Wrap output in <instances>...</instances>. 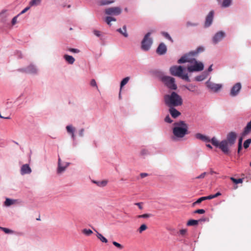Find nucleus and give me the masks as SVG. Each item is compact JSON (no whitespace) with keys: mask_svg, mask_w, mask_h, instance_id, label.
Wrapping results in <instances>:
<instances>
[{"mask_svg":"<svg viewBox=\"0 0 251 251\" xmlns=\"http://www.w3.org/2000/svg\"><path fill=\"white\" fill-rule=\"evenodd\" d=\"M178 63H183L185 62H190L194 64L187 67V70L189 72H199L203 70L204 66L201 62H198L196 59L189 57V55H184L182 56L177 61Z\"/></svg>","mask_w":251,"mask_h":251,"instance_id":"obj_1","label":"nucleus"},{"mask_svg":"<svg viewBox=\"0 0 251 251\" xmlns=\"http://www.w3.org/2000/svg\"><path fill=\"white\" fill-rule=\"evenodd\" d=\"M164 99L166 105L168 107L178 106L182 104L181 97L175 92H173L170 95H165Z\"/></svg>","mask_w":251,"mask_h":251,"instance_id":"obj_2","label":"nucleus"},{"mask_svg":"<svg viewBox=\"0 0 251 251\" xmlns=\"http://www.w3.org/2000/svg\"><path fill=\"white\" fill-rule=\"evenodd\" d=\"M173 132L174 135L177 138H183L188 134L187 125L183 121H179L174 124Z\"/></svg>","mask_w":251,"mask_h":251,"instance_id":"obj_3","label":"nucleus"},{"mask_svg":"<svg viewBox=\"0 0 251 251\" xmlns=\"http://www.w3.org/2000/svg\"><path fill=\"white\" fill-rule=\"evenodd\" d=\"M184 68L181 66H174L171 67L170 69V73L172 75L181 77L182 79L187 82H190V80L187 74H183Z\"/></svg>","mask_w":251,"mask_h":251,"instance_id":"obj_4","label":"nucleus"},{"mask_svg":"<svg viewBox=\"0 0 251 251\" xmlns=\"http://www.w3.org/2000/svg\"><path fill=\"white\" fill-rule=\"evenodd\" d=\"M151 35V32H149L147 33L145 35L143 40L142 41L141 48L145 51L148 50L152 44V40L150 38Z\"/></svg>","mask_w":251,"mask_h":251,"instance_id":"obj_5","label":"nucleus"},{"mask_svg":"<svg viewBox=\"0 0 251 251\" xmlns=\"http://www.w3.org/2000/svg\"><path fill=\"white\" fill-rule=\"evenodd\" d=\"M162 81L170 89L176 90V85L175 84V79L169 76H163L161 77Z\"/></svg>","mask_w":251,"mask_h":251,"instance_id":"obj_6","label":"nucleus"},{"mask_svg":"<svg viewBox=\"0 0 251 251\" xmlns=\"http://www.w3.org/2000/svg\"><path fill=\"white\" fill-rule=\"evenodd\" d=\"M122 12L121 9L119 7H112L105 9V12L107 15H118Z\"/></svg>","mask_w":251,"mask_h":251,"instance_id":"obj_7","label":"nucleus"},{"mask_svg":"<svg viewBox=\"0 0 251 251\" xmlns=\"http://www.w3.org/2000/svg\"><path fill=\"white\" fill-rule=\"evenodd\" d=\"M206 86L211 91L215 92L218 91L222 86L220 84H216L210 81H207Z\"/></svg>","mask_w":251,"mask_h":251,"instance_id":"obj_8","label":"nucleus"},{"mask_svg":"<svg viewBox=\"0 0 251 251\" xmlns=\"http://www.w3.org/2000/svg\"><path fill=\"white\" fill-rule=\"evenodd\" d=\"M236 137L237 134L235 132H230L227 134L226 139L225 140L227 141L229 146H232L235 143Z\"/></svg>","mask_w":251,"mask_h":251,"instance_id":"obj_9","label":"nucleus"},{"mask_svg":"<svg viewBox=\"0 0 251 251\" xmlns=\"http://www.w3.org/2000/svg\"><path fill=\"white\" fill-rule=\"evenodd\" d=\"M230 146H229L227 141L224 140L220 143L218 147L224 153L228 154L229 152L228 147Z\"/></svg>","mask_w":251,"mask_h":251,"instance_id":"obj_10","label":"nucleus"},{"mask_svg":"<svg viewBox=\"0 0 251 251\" xmlns=\"http://www.w3.org/2000/svg\"><path fill=\"white\" fill-rule=\"evenodd\" d=\"M225 36L224 32L220 31L216 33L213 37L212 41L214 44H216L221 41Z\"/></svg>","mask_w":251,"mask_h":251,"instance_id":"obj_11","label":"nucleus"},{"mask_svg":"<svg viewBox=\"0 0 251 251\" xmlns=\"http://www.w3.org/2000/svg\"><path fill=\"white\" fill-rule=\"evenodd\" d=\"M241 83L239 82L236 83L232 87L230 92V95L233 97L236 96L238 94V93H239V92L240 91V90H241Z\"/></svg>","mask_w":251,"mask_h":251,"instance_id":"obj_12","label":"nucleus"},{"mask_svg":"<svg viewBox=\"0 0 251 251\" xmlns=\"http://www.w3.org/2000/svg\"><path fill=\"white\" fill-rule=\"evenodd\" d=\"M214 11L212 10L210 11L207 15L204 24L205 27H208L212 24L214 17Z\"/></svg>","mask_w":251,"mask_h":251,"instance_id":"obj_13","label":"nucleus"},{"mask_svg":"<svg viewBox=\"0 0 251 251\" xmlns=\"http://www.w3.org/2000/svg\"><path fill=\"white\" fill-rule=\"evenodd\" d=\"M70 163H65V164H62L61 163V159L60 158L58 159V168L57 170V172L58 174H61L63 172H64L66 168H67Z\"/></svg>","mask_w":251,"mask_h":251,"instance_id":"obj_14","label":"nucleus"},{"mask_svg":"<svg viewBox=\"0 0 251 251\" xmlns=\"http://www.w3.org/2000/svg\"><path fill=\"white\" fill-rule=\"evenodd\" d=\"M185 87L189 91L195 93L197 95H199L201 93L200 90L196 85L189 84L187 86H185Z\"/></svg>","mask_w":251,"mask_h":251,"instance_id":"obj_15","label":"nucleus"},{"mask_svg":"<svg viewBox=\"0 0 251 251\" xmlns=\"http://www.w3.org/2000/svg\"><path fill=\"white\" fill-rule=\"evenodd\" d=\"M167 48L166 45L162 43L159 44L156 50V52L159 55H163L166 52Z\"/></svg>","mask_w":251,"mask_h":251,"instance_id":"obj_16","label":"nucleus"},{"mask_svg":"<svg viewBox=\"0 0 251 251\" xmlns=\"http://www.w3.org/2000/svg\"><path fill=\"white\" fill-rule=\"evenodd\" d=\"M195 137L197 139L201 140L205 142L208 143L210 142V139L208 137L203 134H201V133H196L195 135Z\"/></svg>","mask_w":251,"mask_h":251,"instance_id":"obj_17","label":"nucleus"},{"mask_svg":"<svg viewBox=\"0 0 251 251\" xmlns=\"http://www.w3.org/2000/svg\"><path fill=\"white\" fill-rule=\"evenodd\" d=\"M31 170L27 164L23 165L21 169V174L22 175L30 174Z\"/></svg>","mask_w":251,"mask_h":251,"instance_id":"obj_18","label":"nucleus"},{"mask_svg":"<svg viewBox=\"0 0 251 251\" xmlns=\"http://www.w3.org/2000/svg\"><path fill=\"white\" fill-rule=\"evenodd\" d=\"M169 107L170 113L173 118H176L181 114L180 112L175 108L174 107Z\"/></svg>","mask_w":251,"mask_h":251,"instance_id":"obj_19","label":"nucleus"},{"mask_svg":"<svg viewBox=\"0 0 251 251\" xmlns=\"http://www.w3.org/2000/svg\"><path fill=\"white\" fill-rule=\"evenodd\" d=\"M204 50V48L203 47H199L196 50L190 52L186 55H189V57L194 56L197 55L199 53L203 51Z\"/></svg>","mask_w":251,"mask_h":251,"instance_id":"obj_20","label":"nucleus"},{"mask_svg":"<svg viewBox=\"0 0 251 251\" xmlns=\"http://www.w3.org/2000/svg\"><path fill=\"white\" fill-rule=\"evenodd\" d=\"M251 131V121L249 122L242 134V136H245Z\"/></svg>","mask_w":251,"mask_h":251,"instance_id":"obj_21","label":"nucleus"},{"mask_svg":"<svg viewBox=\"0 0 251 251\" xmlns=\"http://www.w3.org/2000/svg\"><path fill=\"white\" fill-rule=\"evenodd\" d=\"M130 79V77L129 76H127L125 78H124L120 83V92L119 93V97H121V91L123 86H124L126 84H127V83L128 82V81Z\"/></svg>","mask_w":251,"mask_h":251,"instance_id":"obj_22","label":"nucleus"},{"mask_svg":"<svg viewBox=\"0 0 251 251\" xmlns=\"http://www.w3.org/2000/svg\"><path fill=\"white\" fill-rule=\"evenodd\" d=\"M64 58L70 64H73L75 61V58L72 56L67 54L64 55Z\"/></svg>","mask_w":251,"mask_h":251,"instance_id":"obj_23","label":"nucleus"},{"mask_svg":"<svg viewBox=\"0 0 251 251\" xmlns=\"http://www.w3.org/2000/svg\"><path fill=\"white\" fill-rule=\"evenodd\" d=\"M36 72V69L33 65H30L26 68V72L28 73L35 74Z\"/></svg>","mask_w":251,"mask_h":251,"instance_id":"obj_24","label":"nucleus"},{"mask_svg":"<svg viewBox=\"0 0 251 251\" xmlns=\"http://www.w3.org/2000/svg\"><path fill=\"white\" fill-rule=\"evenodd\" d=\"M117 31L123 35L125 37H127L128 36V34L126 32V26L124 25L123 27V28H119L117 29Z\"/></svg>","mask_w":251,"mask_h":251,"instance_id":"obj_25","label":"nucleus"},{"mask_svg":"<svg viewBox=\"0 0 251 251\" xmlns=\"http://www.w3.org/2000/svg\"><path fill=\"white\" fill-rule=\"evenodd\" d=\"M66 129L67 132L72 134V137L73 139L75 138L74 131L75 128L73 127L72 126H68L66 127Z\"/></svg>","mask_w":251,"mask_h":251,"instance_id":"obj_26","label":"nucleus"},{"mask_svg":"<svg viewBox=\"0 0 251 251\" xmlns=\"http://www.w3.org/2000/svg\"><path fill=\"white\" fill-rule=\"evenodd\" d=\"M16 201L15 200H12L9 198L6 199V200L4 202V204L6 206H9L12 204H14Z\"/></svg>","mask_w":251,"mask_h":251,"instance_id":"obj_27","label":"nucleus"},{"mask_svg":"<svg viewBox=\"0 0 251 251\" xmlns=\"http://www.w3.org/2000/svg\"><path fill=\"white\" fill-rule=\"evenodd\" d=\"M97 233V237L99 238L102 242L107 243V240L100 233L98 232L95 229H94Z\"/></svg>","mask_w":251,"mask_h":251,"instance_id":"obj_28","label":"nucleus"},{"mask_svg":"<svg viewBox=\"0 0 251 251\" xmlns=\"http://www.w3.org/2000/svg\"><path fill=\"white\" fill-rule=\"evenodd\" d=\"M199 221L198 220H190L188 221L187 223V225L188 226H196L198 224Z\"/></svg>","mask_w":251,"mask_h":251,"instance_id":"obj_29","label":"nucleus"},{"mask_svg":"<svg viewBox=\"0 0 251 251\" xmlns=\"http://www.w3.org/2000/svg\"><path fill=\"white\" fill-rule=\"evenodd\" d=\"M42 0H31L29 2L30 6H36L39 5Z\"/></svg>","mask_w":251,"mask_h":251,"instance_id":"obj_30","label":"nucleus"},{"mask_svg":"<svg viewBox=\"0 0 251 251\" xmlns=\"http://www.w3.org/2000/svg\"><path fill=\"white\" fill-rule=\"evenodd\" d=\"M231 3V0H223L222 6L224 7H228Z\"/></svg>","mask_w":251,"mask_h":251,"instance_id":"obj_31","label":"nucleus"},{"mask_svg":"<svg viewBox=\"0 0 251 251\" xmlns=\"http://www.w3.org/2000/svg\"><path fill=\"white\" fill-rule=\"evenodd\" d=\"M210 142H211L213 145L216 147H218L220 143H219L218 141L215 137L212 138V139L210 140Z\"/></svg>","mask_w":251,"mask_h":251,"instance_id":"obj_32","label":"nucleus"},{"mask_svg":"<svg viewBox=\"0 0 251 251\" xmlns=\"http://www.w3.org/2000/svg\"><path fill=\"white\" fill-rule=\"evenodd\" d=\"M147 226L145 224H142L140 227L138 229V231L141 233L143 231L147 229Z\"/></svg>","mask_w":251,"mask_h":251,"instance_id":"obj_33","label":"nucleus"},{"mask_svg":"<svg viewBox=\"0 0 251 251\" xmlns=\"http://www.w3.org/2000/svg\"><path fill=\"white\" fill-rule=\"evenodd\" d=\"M206 77V75H201L198 76H197L195 77V80L198 81H201L204 80Z\"/></svg>","mask_w":251,"mask_h":251,"instance_id":"obj_34","label":"nucleus"},{"mask_svg":"<svg viewBox=\"0 0 251 251\" xmlns=\"http://www.w3.org/2000/svg\"><path fill=\"white\" fill-rule=\"evenodd\" d=\"M230 179L235 184L242 183L243 182V178L236 179L233 177H231Z\"/></svg>","mask_w":251,"mask_h":251,"instance_id":"obj_35","label":"nucleus"},{"mask_svg":"<svg viewBox=\"0 0 251 251\" xmlns=\"http://www.w3.org/2000/svg\"><path fill=\"white\" fill-rule=\"evenodd\" d=\"M82 233L86 235L89 236L93 233V231L90 229H83L82 231Z\"/></svg>","mask_w":251,"mask_h":251,"instance_id":"obj_36","label":"nucleus"},{"mask_svg":"<svg viewBox=\"0 0 251 251\" xmlns=\"http://www.w3.org/2000/svg\"><path fill=\"white\" fill-rule=\"evenodd\" d=\"M111 21H116V19L112 17H107L106 18L105 22L108 25H111L110 23Z\"/></svg>","mask_w":251,"mask_h":251,"instance_id":"obj_37","label":"nucleus"},{"mask_svg":"<svg viewBox=\"0 0 251 251\" xmlns=\"http://www.w3.org/2000/svg\"><path fill=\"white\" fill-rule=\"evenodd\" d=\"M162 34L167 39L171 41L172 42H173V39H172L171 37L170 36V35L166 32H162Z\"/></svg>","mask_w":251,"mask_h":251,"instance_id":"obj_38","label":"nucleus"},{"mask_svg":"<svg viewBox=\"0 0 251 251\" xmlns=\"http://www.w3.org/2000/svg\"><path fill=\"white\" fill-rule=\"evenodd\" d=\"M251 143V139H248L246 140L244 143V147L245 149L248 148L249 147L250 144Z\"/></svg>","mask_w":251,"mask_h":251,"instance_id":"obj_39","label":"nucleus"},{"mask_svg":"<svg viewBox=\"0 0 251 251\" xmlns=\"http://www.w3.org/2000/svg\"><path fill=\"white\" fill-rule=\"evenodd\" d=\"M151 216V214H144L142 215H140L137 216L138 218H148Z\"/></svg>","mask_w":251,"mask_h":251,"instance_id":"obj_40","label":"nucleus"},{"mask_svg":"<svg viewBox=\"0 0 251 251\" xmlns=\"http://www.w3.org/2000/svg\"><path fill=\"white\" fill-rule=\"evenodd\" d=\"M0 229L3 231L5 233H12L13 231L8 228L5 227H0Z\"/></svg>","mask_w":251,"mask_h":251,"instance_id":"obj_41","label":"nucleus"},{"mask_svg":"<svg viewBox=\"0 0 251 251\" xmlns=\"http://www.w3.org/2000/svg\"><path fill=\"white\" fill-rule=\"evenodd\" d=\"M93 33L95 34V35L98 37H101L102 35L101 32L100 31L97 30H94Z\"/></svg>","mask_w":251,"mask_h":251,"instance_id":"obj_42","label":"nucleus"},{"mask_svg":"<svg viewBox=\"0 0 251 251\" xmlns=\"http://www.w3.org/2000/svg\"><path fill=\"white\" fill-rule=\"evenodd\" d=\"M208 174V173L207 172H204L203 173H202L201 175H200V176H197L195 178L196 179H201V178H203L206 175H207Z\"/></svg>","mask_w":251,"mask_h":251,"instance_id":"obj_43","label":"nucleus"},{"mask_svg":"<svg viewBox=\"0 0 251 251\" xmlns=\"http://www.w3.org/2000/svg\"><path fill=\"white\" fill-rule=\"evenodd\" d=\"M206 200L205 197H202L200 198H199L196 201H195L194 203H193V204H195L196 203H200L202 201Z\"/></svg>","mask_w":251,"mask_h":251,"instance_id":"obj_44","label":"nucleus"},{"mask_svg":"<svg viewBox=\"0 0 251 251\" xmlns=\"http://www.w3.org/2000/svg\"><path fill=\"white\" fill-rule=\"evenodd\" d=\"M113 244L120 249H122L123 248V246L122 245L115 241L113 242Z\"/></svg>","mask_w":251,"mask_h":251,"instance_id":"obj_45","label":"nucleus"},{"mask_svg":"<svg viewBox=\"0 0 251 251\" xmlns=\"http://www.w3.org/2000/svg\"><path fill=\"white\" fill-rule=\"evenodd\" d=\"M97 183V185L99 186H104L106 185L107 181L103 180V181L98 182Z\"/></svg>","mask_w":251,"mask_h":251,"instance_id":"obj_46","label":"nucleus"},{"mask_svg":"<svg viewBox=\"0 0 251 251\" xmlns=\"http://www.w3.org/2000/svg\"><path fill=\"white\" fill-rule=\"evenodd\" d=\"M90 84L92 86L96 87L97 89L98 88L96 81L95 79H93L91 80Z\"/></svg>","mask_w":251,"mask_h":251,"instance_id":"obj_47","label":"nucleus"},{"mask_svg":"<svg viewBox=\"0 0 251 251\" xmlns=\"http://www.w3.org/2000/svg\"><path fill=\"white\" fill-rule=\"evenodd\" d=\"M164 120L166 123H171L173 122V120H171V119L170 118V117L169 115L165 117Z\"/></svg>","mask_w":251,"mask_h":251,"instance_id":"obj_48","label":"nucleus"},{"mask_svg":"<svg viewBox=\"0 0 251 251\" xmlns=\"http://www.w3.org/2000/svg\"><path fill=\"white\" fill-rule=\"evenodd\" d=\"M187 232V230L186 229H182L180 230L179 233L182 236H184Z\"/></svg>","mask_w":251,"mask_h":251,"instance_id":"obj_49","label":"nucleus"},{"mask_svg":"<svg viewBox=\"0 0 251 251\" xmlns=\"http://www.w3.org/2000/svg\"><path fill=\"white\" fill-rule=\"evenodd\" d=\"M195 213L201 214H203L205 213V210L202 209H200L196 210L195 211Z\"/></svg>","mask_w":251,"mask_h":251,"instance_id":"obj_50","label":"nucleus"},{"mask_svg":"<svg viewBox=\"0 0 251 251\" xmlns=\"http://www.w3.org/2000/svg\"><path fill=\"white\" fill-rule=\"evenodd\" d=\"M112 2H113V1H109V0H103V1H101V5H107L110 3H111Z\"/></svg>","mask_w":251,"mask_h":251,"instance_id":"obj_51","label":"nucleus"},{"mask_svg":"<svg viewBox=\"0 0 251 251\" xmlns=\"http://www.w3.org/2000/svg\"><path fill=\"white\" fill-rule=\"evenodd\" d=\"M19 15L14 17L12 20V25H13L17 23V17Z\"/></svg>","mask_w":251,"mask_h":251,"instance_id":"obj_52","label":"nucleus"},{"mask_svg":"<svg viewBox=\"0 0 251 251\" xmlns=\"http://www.w3.org/2000/svg\"><path fill=\"white\" fill-rule=\"evenodd\" d=\"M30 6H27L26 7H25L24 9H23L21 12V13L19 14V15H21V14H23L25 13L29 9Z\"/></svg>","mask_w":251,"mask_h":251,"instance_id":"obj_53","label":"nucleus"},{"mask_svg":"<svg viewBox=\"0 0 251 251\" xmlns=\"http://www.w3.org/2000/svg\"><path fill=\"white\" fill-rule=\"evenodd\" d=\"M69 50L71 52H74V53H78L79 52V50L76 49H73L71 48L69 49Z\"/></svg>","mask_w":251,"mask_h":251,"instance_id":"obj_54","label":"nucleus"},{"mask_svg":"<svg viewBox=\"0 0 251 251\" xmlns=\"http://www.w3.org/2000/svg\"><path fill=\"white\" fill-rule=\"evenodd\" d=\"M84 129L83 128L81 129L79 131V135L80 136H83L84 134Z\"/></svg>","mask_w":251,"mask_h":251,"instance_id":"obj_55","label":"nucleus"},{"mask_svg":"<svg viewBox=\"0 0 251 251\" xmlns=\"http://www.w3.org/2000/svg\"><path fill=\"white\" fill-rule=\"evenodd\" d=\"M205 200H211V199H214V197H213V195H211L205 197Z\"/></svg>","mask_w":251,"mask_h":251,"instance_id":"obj_56","label":"nucleus"},{"mask_svg":"<svg viewBox=\"0 0 251 251\" xmlns=\"http://www.w3.org/2000/svg\"><path fill=\"white\" fill-rule=\"evenodd\" d=\"M140 176L141 178H144L147 176H148V174L147 173H141Z\"/></svg>","mask_w":251,"mask_h":251,"instance_id":"obj_57","label":"nucleus"},{"mask_svg":"<svg viewBox=\"0 0 251 251\" xmlns=\"http://www.w3.org/2000/svg\"><path fill=\"white\" fill-rule=\"evenodd\" d=\"M135 204L138 206V207L140 209H143V207L142 206V203H141V202L136 203Z\"/></svg>","mask_w":251,"mask_h":251,"instance_id":"obj_58","label":"nucleus"},{"mask_svg":"<svg viewBox=\"0 0 251 251\" xmlns=\"http://www.w3.org/2000/svg\"><path fill=\"white\" fill-rule=\"evenodd\" d=\"M242 149V145H240V144H238V153H239L241 151V150Z\"/></svg>","mask_w":251,"mask_h":251,"instance_id":"obj_59","label":"nucleus"},{"mask_svg":"<svg viewBox=\"0 0 251 251\" xmlns=\"http://www.w3.org/2000/svg\"><path fill=\"white\" fill-rule=\"evenodd\" d=\"M221 195V194L220 192H217L216 194H215V195H213L214 198H216V197L220 196Z\"/></svg>","mask_w":251,"mask_h":251,"instance_id":"obj_60","label":"nucleus"},{"mask_svg":"<svg viewBox=\"0 0 251 251\" xmlns=\"http://www.w3.org/2000/svg\"><path fill=\"white\" fill-rule=\"evenodd\" d=\"M209 174L211 175H213L214 174H216V173L215 172H214L213 170H212V169H211L210 171L209 172Z\"/></svg>","mask_w":251,"mask_h":251,"instance_id":"obj_61","label":"nucleus"},{"mask_svg":"<svg viewBox=\"0 0 251 251\" xmlns=\"http://www.w3.org/2000/svg\"><path fill=\"white\" fill-rule=\"evenodd\" d=\"M242 140H243V138L242 137L240 138V139L239 140L238 144H240V145H242Z\"/></svg>","mask_w":251,"mask_h":251,"instance_id":"obj_62","label":"nucleus"},{"mask_svg":"<svg viewBox=\"0 0 251 251\" xmlns=\"http://www.w3.org/2000/svg\"><path fill=\"white\" fill-rule=\"evenodd\" d=\"M189 25H195V24H191L190 22H187V26H189Z\"/></svg>","mask_w":251,"mask_h":251,"instance_id":"obj_63","label":"nucleus"},{"mask_svg":"<svg viewBox=\"0 0 251 251\" xmlns=\"http://www.w3.org/2000/svg\"><path fill=\"white\" fill-rule=\"evenodd\" d=\"M212 65H211L208 69V72H211L212 71Z\"/></svg>","mask_w":251,"mask_h":251,"instance_id":"obj_64","label":"nucleus"}]
</instances>
